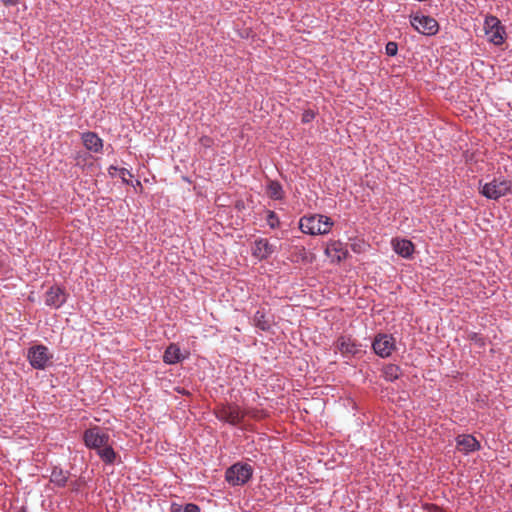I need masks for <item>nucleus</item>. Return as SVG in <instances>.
<instances>
[{"instance_id":"15","label":"nucleus","mask_w":512,"mask_h":512,"mask_svg":"<svg viewBox=\"0 0 512 512\" xmlns=\"http://www.w3.org/2000/svg\"><path fill=\"white\" fill-rule=\"evenodd\" d=\"M85 148L89 151L98 153L102 151L103 140L94 132H85L81 137Z\"/></svg>"},{"instance_id":"31","label":"nucleus","mask_w":512,"mask_h":512,"mask_svg":"<svg viewBox=\"0 0 512 512\" xmlns=\"http://www.w3.org/2000/svg\"><path fill=\"white\" fill-rule=\"evenodd\" d=\"M115 171H119V169L115 166H110L109 167V173L112 174V172H115Z\"/></svg>"},{"instance_id":"28","label":"nucleus","mask_w":512,"mask_h":512,"mask_svg":"<svg viewBox=\"0 0 512 512\" xmlns=\"http://www.w3.org/2000/svg\"><path fill=\"white\" fill-rule=\"evenodd\" d=\"M212 139L208 136H203L201 137L200 139V143L204 146V147H210L211 144H212Z\"/></svg>"},{"instance_id":"13","label":"nucleus","mask_w":512,"mask_h":512,"mask_svg":"<svg viewBox=\"0 0 512 512\" xmlns=\"http://www.w3.org/2000/svg\"><path fill=\"white\" fill-rule=\"evenodd\" d=\"M457 449L465 454L474 452L480 449V443L477 439L469 434L459 435L456 438Z\"/></svg>"},{"instance_id":"7","label":"nucleus","mask_w":512,"mask_h":512,"mask_svg":"<svg viewBox=\"0 0 512 512\" xmlns=\"http://www.w3.org/2000/svg\"><path fill=\"white\" fill-rule=\"evenodd\" d=\"M372 349L381 358L391 356L396 349V340L390 334L379 333L372 342Z\"/></svg>"},{"instance_id":"12","label":"nucleus","mask_w":512,"mask_h":512,"mask_svg":"<svg viewBox=\"0 0 512 512\" xmlns=\"http://www.w3.org/2000/svg\"><path fill=\"white\" fill-rule=\"evenodd\" d=\"M275 250L276 247L269 243L267 239L259 238L254 242L252 247V254L258 259L264 260L270 257L275 252Z\"/></svg>"},{"instance_id":"9","label":"nucleus","mask_w":512,"mask_h":512,"mask_svg":"<svg viewBox=\"0 0 512 512\" xmlns=\"http://www.w3.org/2000/svg\"><path fill=\"white\" fill-rule=\"evenodd\" d=\"M484 29L489 41L494 45H501L504 42L505 29L497 17L487 16L484 21Z\"/></svg>"},{"instance_id":"4","label":"nucleus","mask_w":512,"mask_h":512,"mask_svg":"<svg viewBox=\"0 0 512 512\" xmlns=\"http://www.w3.org/2000/svg\"><path fill=\"white\" fill-rule=\"evenodd\" d=\"M410 24L418 33L425 36H433L439 31L438 22L431 16L421 14L420 12L412 13L409 16Z\"/></svg>"},{"instance_id":"14","label":"nucleus","mask_w":512,"mask_h":512,"mask_svg":"<svg viewBox=\"0 0 512 512\" xmlns=\"http://www.w3.org/2000/svg\"><path fill=\"white\" fill-rule=\"evenodd\" d=\"M251 321L257 329L269 331L272 325V316L264 308H260L255 312Z\"/></svg>"},{"instance_id":"2","label":"nucleus","mask_w":512,"mask_h":512,"mask_svg":"<svg viewBox=\"0 0 512 512\" xmlns=\"http://www.w3.org/2000/svg\"><path fill=\"white\" fill-rule=\"evenodd\" d=\"M333 224L331 218L325 215L314 214L303 216L299 221V228L305 234L324 235L330 232Z\"/></svg>"},{"instance_id":"10","label":"nucleus","mask_w":512,"mask_h":512,"mask_svg":"<svg viewBox=\"0 0 512 512\" xmlns=\"http://www.w3.org/2000/svg\"><path fill=\"white\" fill-rule=\"evenodd\" d=\"M335 345L336 349L344 357H353L362 352L361 344L353 340L350 336H340Z\"/></svg>"},{"instance_id":"3","label":"nucleus","mask_w":512,"mask_h":512,"mask_svg":"<svg viewBox=\"0 0 512 512\" xmlns=\"http://www.w3.org/2000/svg\"><path fill=\"white\" fill-rule=\"evenodd\" d=\"M253 467L245 462H236L225 472V480L231 486H243L250 481L253 476Z\"/></svg>"},{"instance_id":"18","label":"nucleus","mask_w":512,"mask_h":512,"mask_svg":"<svg viewBox=\"0 0 512 512\" xmlns=\"http://www.w3.org/2000/svg\"><path fill=\"white\" fill-rule=\"evenodd\" d=\"M326 254L329 257L335 258L338 262L344 260L348 256V251L345 249L344 244L340 241H332L326 248Z\"/></svg>"},{"instance_id":"29","label":"nucleus","mask_w":512,"mask_h":512,"mask_svg":"<svg viewBox=\"0 0 512 512\" xmlns=\"http://www.w3.org/2000/svg\"><path fill=\"white\" fill-rule=\"evenodd\" d=\"M0 2L5 6H14L18 4L19 0H0Z\"/></svg>"},{"instance_id":"11","label":"nucleus","mask_w":512,"mask_h":512,"mask_svg":"<svg viewBox=\"0 0 512 512\" xmlns=\"http://www.w3.org/2000/svg\"><path fill=\"white\" fill-rule=\"evenodd\" d=\"M67 299L65 290L59 286L50 287L45 293V304L52 308H60Z\"/></svg>"},{"instance_id":"23","label":"nucleus","mask_w":512,"mask_h":512,"mask_svg":"<svg viewBox=\"0 0 512 512\" xmlns=\"http://www.w3.org/2000/svg\"><path fill=\"white\" fill-rule=\"evenodd\" d=\"M266 222L267 225L272 229L277 228L280 224L279 218L274 211L267 212Z\"/></svg>"},{"instance_id":"24","label":"nucleus","mask_w":512,"mask_h":512,"mask_svg":"<svg viewBox=\"0 0 512 512\" xmlns=\"http://www.w3.org/2000/svg\"><path fill=\"white\" fill-rule=\"evenodd\" d=\"M385 52L388 56H395L398 52V45L396 42L390 41L385 46Z\"/></svg>"},{"instance_id":"20","label":"nucleus","mask_w":512,"mask_h":512,"mask_svg":"<svg viewBox=\"0 0 512 512\" xmlns=\"http://www.w3.org/2000/svg\"><path fill=\"white\" fill-rule=\"evenodd\" d=\"M97 455L107 465L114 464L117 458V453L109 445V442L97 450Z\"/></svg>"},{"instance_id":"17","label":"nucleus","mask_w":512,"mask_h":512,"mask_svg":"<svg viewBox=\"0 0 512 512\" xmlns=\"http://www.w3.org/2000/svg\"><path fill=\"white\" fill-rule=\"evenodd\" d=\"M392 244L394 251L403 258H410L414 253V244L408 239H395Z\"/></svg>"},{"instance_id":"19","label":"nucleus","mask_w":512,"mask_h":512,"mask_svg":"<svg viewBox=\"0 0 512 512\" xmlns=\"http://www.w3.org/2000/svg\"><path fill=\"white\" fill-rule=\"evenodd\" d=\"M182 360L180 348L176 344H170L164 351L163 361L166 364H176Z\"/></svg>"},{"instance_id":"6","label":"nucleus","mask_w":512,"mask_h":512,"mask_svg":"<svg viewBox=\"0 0 512 512\" xmlns=\"http://www.w3.org/2000/svg\"><path fill=\"white\" fill-rule=\"evenodd\" d=\"M110 440V435L99 426L86 429L83 433V441L87 448L98 450Z\"/></svg>"},{"instance_id":"26","label":"nucleus","mask_w":512,"mask_h":512,"mask_svg":"<svg viewBox=\"0 0 512 512\" xmlns=\"http://www.w3.org/2000/svg\"><path fill=\"white\" fill-rule=\"evenodd\" d=\"M184 512H200V508L193 503H188L184 507Z\"/></svg>"},{"instance_id":"25","label":"nucleus","mask_w":512,"mask_h":512,"mask_svg":"<svg viewBox=\"0 0 512 512\" xmlns=\"http://www.w3.org/2000/svg\"><path fill=\"white\" fill-rule=\"evenodd\" d=\"M315 116H316V113L313 110H310V109L309 110H305L303 112V114H302L301 121L303 123H310L311 121L314 120Z\"/></svg>"},{"instance_id":"16","label":"nucleus","mask_w":512,"mask_h":512,"mask_svg":"<svg viewBox=\"0 0 512 512\" xmlns=\"http://www.w3.org/2000/svg\"><path fill=\"white\" fill-rule=\"evenodd\" d=\"M70 472L60 466H53L50 474V482L58 488H64L69 480Z\"/></svg>"},{"instance_id":"21","label":"nucleus","mask_w":512,"mask_h":512,"mask_svg":"<svg viewBox=\"0 0 512 512\" xmlns=\"http://www.w3.org/2000/svg\"><path fill=\"white\" fill-rule=\"evenodd\" d=\"M382 374L386 381L394 382L402 375V371L398 365L390 363L382 368Z\"/></svg>"},{"instance_id":"27","label":"nucleus","mask_w":512,"mask_h":512,"mask_svg":"<svg viewBox=\"0 0 512 512\" xmlns=\"http://www.w3.org/2000/svg\"><path fill=\"white\" fill-rule=\"evenodd\" d=\"M119 173L123 182L125 183H128V181L126 180V176L132 177L131 172L126 168H119Z\"/></svg>"},{"instance_id":"8","label":"nucleus","mask_w":512,"mask_h":512,"mask_svg":"<svg viewBox=\"0 0 512 512\" xmlns=\"http://www.w3.org/2000/svg\"><path fill=\"white\" fill-rule=\"evenodd\" d=\"M215 415L218 420L226 422L232 426L238 425L244 418V413L240 407L235 404L219 406L215 412Z\"/></svg>"},{"instance_id":"30","label":"nucleus","mask_w":512,"mask_h":512,"mask_svg":"<svg viewBox=\"0 0 512 512\" xmlns=\"http://www.w3.org/2000/svg\"><path fill=\"white\" fill-rule=\"evenodd\" d=\"M72 491L75 493H78L80 491V484L79 481H73L71 482Z\"/></svg>"},{"instance_id":"22","label":"nucleus","mask_w":512,"mask_h":512,"mask_svg":"<svg viewBox=\"0 0 512 512\" xmlns=\"http://www.w3.org/2000/svg\"><path fill=\"white\" fill-rule=\"evenodd\" d=\"M267 195L274 200H281L284 197L282 185L275 180L269 181L267 185Z\"/></svg>"},{"instance_id":"5","label":"nucleus","mask_w":512,"mask_h":512,"mask_svg":"<svg viewBox=\"0 0 512 512\" xmlns=\"http://www.w3.org/2000/svg\"><path fill=\"white\" fill-rule=\"evenodd\" d=\"M53 355L42 344L31 346L27 351V359L30 365L37 370H44L51 362Z\"/></svg>"},{"instance_id":"1","label":"nucleus","mask_w":512,"mask_h":512,"mask_svg":"<svg viewBox=\"0 0 512 512\" xmlns=\"http://www.w3.org/2000/svg\"><path fill=\"white\" fill-rule=\"evenodd\" d=\"M479 193L489 200L497 201L512 193V181L503 176L493 177L486 183L480 180Z\"/></svg>"},{"instance_id":"32","label":"nucleus","mask_w":512,"mask_h":512,"mask_svg":"<svg viewBox=\"0 0 512 512\" xmlns=\"http://www.w3.org/2000/svg\"><path fill=\"white\" fill-rule=\"evenodd\" d=\"M2 267V263L0 262V268Z\"/></svg>"}]
</instances>
